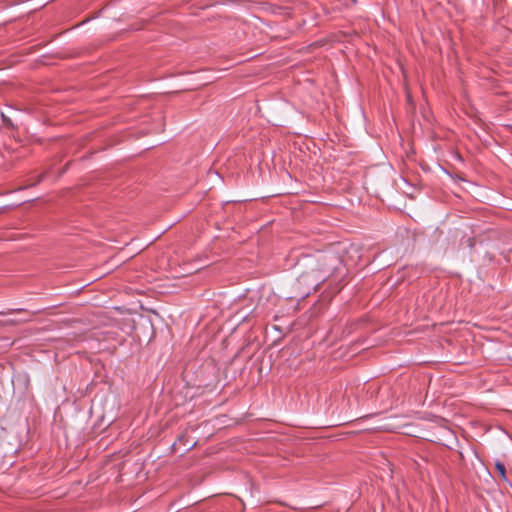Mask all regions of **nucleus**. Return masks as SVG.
Instances as JSON below:
<instances>
[{"label":"nucleus","mask_w":512,"mask_h":512,"mask_svg":"<svg viewBox=\"0 0 512 512\" xmlns=\"http://www.w3.org/2000/svg\"><path fill=\"white\" fill-rule=\"evenodd\" d=\"M1 118H2V121H3V124L7 127V128H13L14 125L11 121V119L9 117H7L6 115H4L3 113L1 114Z\"/></svg>","instance_id":"obj_3"},{"label":"nucleus","mask_w":512,"mask_h":512,"mask_svg":"<svg viewBox=\"0 0 512 512\" xmlns=\"http://www.w3.org/2000/svg\"><path fill=\"white\" fill-rule=\"evenodd\" d=\"M341 265L340 258L334 254L321 255L317 260V265L310 272H303L297 279L299 285H305L306 290L302 295H309L316 291L321 283L332 276L335 270Z\"/></svg>","instance_id":"obj_1"},{"label":"nucleus","mask_w":512,"mask_h":512,"mask_svg":"<svg viewBox=\"0 0 512 512\" xmlns=\"http://www.w3.org/2000/svg\"><path fill=\"white\" fill-rule=\"evenodd\" d=\"M495 469L499 473L501 479L507 481V474H506L505 465L502 462L497 461L495 463Z\"/></svg>","instance_id":"obj_2"},{"label":"nucleus","mask_w":512,"mask_h":512,"mask_svg":"<svg viewBox=\"0 0 512 512\" xmlns=\"http://www.w3.org/2000/svg\"><path fill=\"white\" fill-rule=\"evenodd\" d=\"M41 180H42V176H40V177H39V179H38L37 183H38V182H41Z\"/></svg>","instance_id":"obj_4"}]
</instances>
